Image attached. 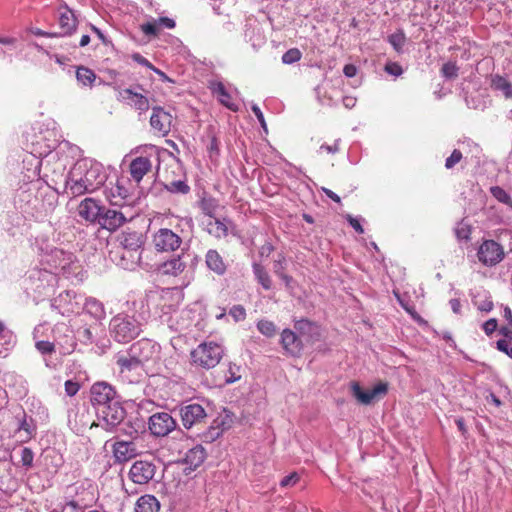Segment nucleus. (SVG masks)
<instances>
[{"label":"nucleus","mask_w":512,"mask_h":512,"mask_svg":"<svg viewBox=\"0 0 512 512\" xmlns=\"http://www.w3.org/2000/svg\"><path fill=\"white\" fill-rule=\"evenodd\" d=\"M112 452L117 463L127 462L139 454L137 445L132 439L116 441L112 446Z\"/></svg>","instance_id":"obj_22"},{"label":"nucleus","mask_w":512,"mask_h":512,"mask_svg":"<svg viewBox=\"0 0 512 512\" xmlns=\"http://www.w3.org/2000/svg\"><path fill=\"white\" fill-rule=\"evenodd\" d=\"M229 315L235 322L244 321L246 318V310L243 305H233L229 310Z\"/></svg>","instance_id":"obj_55"},{"label":"nucleus","mask_w":512,"mask_h":512,"mask_svg":"<svg viewBox=\"0 0 512 512\" xmlns=\"http://www.w3.org/2000/svg\"><path fill=\"white\" fill-rule=\"evenodd\" d=\"M148 428L154 437H165L176 430L177 421L167 412H157L149 417Z\"/></svg>","instance_id":"obj_10"},{"label":"nucleus","mask_w":512,"mask_h":512,"mask_svg":"<svg viewBox=\"0 0 512 512\" xmlns=\"http://www.w3.org/2000/svg\"><path fill=\"white\" fill-rule=\"evenodd\" d=\"M233 414L227 410H224V415L216 418L214 424H217L223 431L229 429L233 423Z\"/></svg>","instance_id":"obj_52"},{"label":"nucleus","mask_w":512,"mask_h":512,"mask_svg":"<svg viewBox=\"0 0 512 512\" xmlns=\"http://www.w3.org/2000/svg\"><path fill=\"white\" fill-rule=\"evenodd\" d=\"M205 264L209 271L217 276L226 274L228 264L216 249H209L205 254Z\"/></svg>","instance_id":"obj_29"},{"label":"nucleus","mask_w":512,"mask_h":512,"mask_svg":"<svg viewBox=\"0 0 512 512\" xmlns=\"http://www.w3.org/2000/svg\"><path fill=\"white\" fill-rule=\"evenodd\" d=\"M76 78L82 85L91 86L96 79V74L92 69L80 66L76 70Z\"/></svg>","instance_id":"obj_40"},{"label":"nucleus","mask_w":512,"mask_h":512,"mask_svg":"<svg viewBox=\"0 0 512 512\" xmlns=\"http://www.w3.org/2000/svg\"><path fill=\"white\" fill-rule=\"evenodd\" d=\"M465 103L468 108L475 110H484L486 108V101L480 95H466Z\"/></svg>","instance_id":"obj_48"},{"label":"nucleus","mask_w":512,"mask_h":512,"mask_svg":"<svg viewBox=\"0 0 512 512\" xmlns=\"http://www.w3.org/2000/svg\"><path fill=\"white\" fill-rule=\"evenodd\" d=\"M91 403L96 408L97 413L115 402L118 398L115 388L106 382L94 383L90 389Z\"/></svg>","instance_id":"obj_12"},{"label":"nucleus","mask_w":512,"mask_h":512,"mask_svg":"<svg viewBox=\"0 0 512 512\" xmlns=\"http://www.w3.org/2000/svg\"><path fill=\"white\" fill-rule=\"evenodd\" d=\"M477 257L484 266L493 267L504 259L505 252L495 240H484L477 250Z\"/></svg>","instance_id":"obj_11"},{"label":"nucleus","mask_w":512,"mask_h":512,"mask_svg":"<svg viewBox=\"0 0 512 512\" xmlns=\"http://www.w3.org/2000/svg\"><path fill=\"white\" fill-rule=\"evenodd\" d=\"M454 231H455L456 238L459 241L470 240L472 228L468 223H466L464 221V219L457 223V226L455 227Z\"/></svg>","instance_id":"obj_45"},{"label":"nucleus","mask_w":512,"mask_h":512,"mask_svg":"<svg viewBox=\"0 0 512 512\" xmlns=\"http://www.w3.org/2000/svg\"><path fill=\"white\" fill-rule=\"evenodd\" d=\"M463 158V154L459 149H454L451 155L445 160V168L452 169Z\"/></svg>","instance_id":"obj_58"},{"label":"nucleus","mask_w":512,"mask_h":512,"mask_svg":"<svg viewBox=\"0 0 512 512\" xmlns=\"http://www.w3.org/2000/svg\"><path fill=\"white\" fill-rule=\"evenodd\" d=\"M286 265L287 261L285 255L283 253H279L273 264V272L275 275L278 276L285 273Z\"/></svg>","instance_id":"obj_56"},{"label":"nucleus","mask_w":512,"mask_h":512,"mask_svg":"<svg viewBox=\"0 0 512 512\" xmlns=\"http://www.w3.org/2000/svg\"><path fill=\"white\" fill-rule=\"evenodd\" d=\"M207 151L209 153L210 158L219 156L220 148L219 141L214 134L209 136V143L207 144Z\"/></svg>","instance_id":"obj_57"},{"label":"nucleus","mask_w":512,"mask_h":512,"mask_svg":"<svg viewBox=\"0 0 512 512\" xmlns=\"http://www.w3.org/2000/svg\"><path fill=\"white\" fill-rule=\"evenodd\" d=\"M490 86L495 91H501L505 98H512V84L499 74L491 75Z\"/></svg>","instance_id":"obj_38"},{"label":"nucleus","mask_w":512,"mask_h":512,"mask_svg":"<svg viewBox=\"0 0 512 512\" xmlns=\"http://www.w3.org/2000/svg\"><path fill=\"white\" fill-rule=\"evenodd\" d=\"M36 349L43 355V356H51L53 353L56 352V344L54 341H47V340H40L35 343Z\"/></svg>","instance_id":"obj_50"},{"label":"nucleus","mask_w":512,"mask_h":512,"mask_svg":"<svg viewBox=\"0 0 512 512\" xmlns=\"http://www.w3.org/2000/svg\"><path fill=\"white\" fill-rule=\"evenodd\" d=\"M34 452L29 447H23L20 450V464L22 467H24L26 470L33 467V461H34Z\"/></svg>","instance_id":"obj_49"},{"label":"nucleus","mask_w":512,"mask_h":512,"mask_svg":"<svg viewBox=\"0 0 512 512\" xmlns=\"http://www.w3.org/2000/svg\"><path fill=\"white\" fill-rule=\"evenodd\" d=\"M53 256L59 260V267L62 270L70 268V265L74 262V255L71 252H66L62 249H56L53 252Z\"/></svg>","instance_id":"obj_42"},{"label":"nucleus","mask_w":512,"mask_h":512,"mask_svg":"<svg viewBox=\"0 0 512 512\" xmlns=\"http://www.w3.org/2000/svg\"><path fill=\"white\" fill-rule=\"evenodd\" d=\"M302 57V53L298 48H291L282 55V62L284 64H294Z\"/></svg>","instance_id":"obj_51"},{"label":"nucleus","mask_w":512,"mask_h":512,"mask_svg":"<svg viewBox=\"0 0 512 512\" xmlns=\"http://www.w3.org/2000/svg\"><path fill=\"white\" fill-rule=\"evenodd\" d=\"M101 330V324L94 322L88 326H84L78 329V336L81 343L90 345L95 343L96 337Z\"/></svg>","instance_id":"obj_35"},{"label":"nucleus","mask_w":512,"mask_h":512,"mask_svg":"<svg viewBox=\"0 0 512 512\" xmlns=\"http://www.w3.org/2000/svg\"><path fill=\"white\" fill-rule=\"evenodd\" d=\"M110 336L118 343H128L142 332V324L134 316L117 314L109 323Z\"/></svg>","instance_id":"obj_2"},{"label":"nucleus","mask_w":512,"mask_h":512,"mask_svg":"<svg viewBox=\"0 0 512 512\" xmlns=\"http://www.w3.org/2000/svg\"><path fill=\"white\" fill-rule=\"evenodd\" d=\"M126 222V217L120 211L114 209H106L102 211L99 225L107 230L114 231Z\"/></svg>","instance_id":"obj_28"},{"label":"nucleus","mask_w":512,"mask_h":512,"mask_svg":"<svg viewBox=\"0 0 512 512\" xmlns=\"http://www.w3.org/2000/svg\"><path fill=\"white\" fill-rule=\"evenodd\" d=\"M17 420L16 432L20 435L22 442L30 441L36 435V422L32 416H28L24 410L15 415Z\"/></svg>","instance_id":"obj_21"},{"label":"nucleus","mask_w":512,"mask_h":512,"mask_svg":"<svg viewBox=\"0 0 512 512\" xmlns=\"http://www.w3.org/2000/svg\"><path fill=\"white\" fill-rule=\"evenodd\" d=\"M256 326L258 331L268 338L274 337L277 333L276 325L270 320L261 319L257 322Z\"/></svg>","instance_id":"obj_43"},{"label":"nucleus","mask_w":512,"mask_h":512,"mask_svg":"<svg viewBox=\"0 0 512 512\" xmlns=\"http://www.w3.org/2000/svg\"><path fill=\"white\" fill-rule=\"evenodd\" d=\"M211 89L212 92L217 95V98L222 105L232 111L238 110V106L231 101V95L222 82L213 83Z\"/></svg>","instance_id":"obj_36"},{"label":"nucleus","mask_w":512,"mask_h":512,"mask_svg":"<svg viewBox=\"0 0 512 512\" xmlns=\"http://www.w3.org/2000/svg\"><path fill=\"white\" fill-rule=\"evenodd\" d=\"M84 296L73 290H65L51 300V308L60 315L69 317L79 313L82 308Z\"/></svg>","instance_id":"obj_5"},{"label":"nucleus","mask_w":512,"mask_h":512,"mask_svg":"<svg viewBox=\"0 0 512 512\" xmlns=\"http://www.w3.org/2000/svg\"><path fill=\"white\" fill-rule=\"evenodd\" d=\"M182 425L185 429H191L194 426L205 422L207 413L205 408L196 402H184L178 407Z\"/></svg>","instance_id":"obj_8"},{"label":"nucleus","mask_w":512,"mask_h":512,"mask_svg":"<svg viewBox=\"0 0 512 512\" xmlns=\"http://www.w3.org/2000/svg\"><path fill=\"white\" fill-rule=\"evenodd\" d=\"M206 458L207 453L202 445H196L189 449L186 452L184 459L182 460V463L186 465V467L183 469V473L185 475H189L191 472L200 467Z\"/></svg>","instance_id":"obj_24"},{"label":"nucleus","mask_w":512,"mask_h":512,"mask_svg":"<svg viewBox=\"0 0 512 512\" xmlns=\"http://www.w3.org/2000/svg\"><path fill=\"white\" fill-rule=\"evenodd\" d=\"M405 41H406V37L402 30H398L397 32L388 36V42L392 45V47L397 52L402 51Z\"/></svg>","instance_id":"obj_47"},{"label":"nucleus","mask_w":512,"mask_h":512,"mask_svg":"<svg viewBox=\"0 0 512 512\" xmlns=\"http://www.w3.org/2000/svg\"><path fill=\"white\" fill-rule=\"evenodd\" d=\"M115 363L118 367L119 377L127 384L144 383L147 377L146 367L126 352L119 351L115 355Z\"/></svg>","instance_id":"obj_4"},{"label":"nucleus","mask_w":512,"mask_h":512,"mask_svg":"<svg viewBox=\"0 0 512 512\" xmlns=\"http://www.w3.org/2000/svg\"><path fill=\"white\" fill-rule=\"evenodd\" d=\"M107 174L101 163L92 159L78 160L65 179V187L72 197L92 193L104 185Z\"/></svg>","instance_id":"obj_1"},{"label":"nucleus","mask_w":512,"mask_h":512,"mask_svg":"<svg viewBox=\"0 0 512 512\" xmlns=\"http://www.w3.org/2000/svg\"><path fill=\"white\" fill-rule=\"evenodd\" d=\"M458 70L456 63L454 62H447L443 64L441 68V72L443 76L447 79H454L458 76Z\"/></svg>","instance_id":"obj_54"},{"label":"nucleus","mask_w":512,"mask_h":512,"mask_svg":"<svg viewBox=\"0 0 512 512\" xmlns=\"http://www.w3.org/2000/svg\"><path fill=\"white\" fill-rule=\"evenodd\" d=\"M126 413V410L117 399L112 404L103 406V409L97 414L104 422V429L108 432H113L125 420Z\"/></svg>","instance_id":"obj_13"},{"label":"nucleus","mask_w":512,"mask_h":512,"mask_svg":"<svg viewBox=\"0 0 512 512\" xmlns=\"http://www.w3.org/2000/svg\"><path fill=\"white\" fill-rule=\"evenodd\" d=\"M156 471L157 466L154 462L148 460H137L130 467L128 476L133 483L145 485L153 480Z\"/></svg>","instance_id":"obj_14"},{"label":"nucleus","mask_w":512,"mask_h":512,"mask_svg":"<svg viewBox=\"0 0 512 512\" xmlns=\"http://www.w3.org/2000/svg\"><path fill=\"white\" fill-rule=\"evenodd\" d=\"M59 27L61 29L58 36H67L75 32L77 28V19L71 12L61 13L59 17Z\"/></svg>","instance_id":"obj_37"},{"label":"nucleus","mask_w":512,"mask_h":512,"mask_svg":"<svg viewBox=\"0 0 512 512\" xmlns=\"http://www.w3.org/2000/svg\"><path fill=\"white\" fill-rule=\"evenodd\" d=\"M299 479V474L297 472H292L281 479L280 486L283 488L292 487L299 481Z\"/></svg>","instance_id":"obj_59"},{"label":"nucleus","mask_w":512,"mask_h":512,"mask_svg":"<svg viewBox=\"0 0 512 512\" xmlns=\"http://www.w3.org/2000/svg\"><path fill=\"white\" fill-rule=\"evenodd\" d=\"M172 123V116L170 113L165 111L162 107L155 106L152 108V115L150 117V125L151 127L166 135L170 131Z\"/></svg>","instance_id":"obj_26"},{"label":"nucleus","mask_w":512,"mask_h":512,"mask_svg":"<svg viewBox=\"0 0 512 512\" xmlns=\"http://www.w3.org/2000/svg\"><path fill=\"white\" fill-rule=\"evenodd\" d=\"M141 30L148 36H156L159 33V26L157 21L147 22L141 25Z\"/></svg>","instance_id":"obj_60"},{"label":"nucleus","mask_w":512,"mask_h":512,"mask_svg":"<svg viewBox=\"0 0 512 512\" xmlns=\"http://www.w3.org/2000/svg\"><path fill=\"white\" fill-rule=\"evenodd\" d=\"M53 341L61 356L71 354L77 345L73 330L65 323H58L54 326Z\"/></svg>","instance_id":"obj_7"},{"label":"nucleus","mask_w":512,"mask_h":512,"mask_svg":"<svg viewBox=\"0 0 512 512\" xmlns=\"http://www.w3.org/2000/svg\"><path fill=\"white\" fill-rule=\"evenodd\" d=\"M164 189L173 194L186 195L190 192V186L184 180H175L164 184Z\"/></svg>","instance_id":"obj_41"},{"label":"nucleus","mask_w":512,"mask_h":512,"mask_svg":"<svg viewBox=\"0 0 512 512\" xmlns=\"http://www.w3.org/2000/svg\"><path fill=\"white\" fill-rule=\"evenodd\" d=\"M118 99L121 101H128L131 106L140 112H146L149 109L148 98L130 88L120 90Z\"/></svg>","instance_id":"obj_30"},{"label":"nucleus","mask_w":512,"mask_h":512,"mask_svg":"<svg viewBox=\"0 0 512 512\" xmlns=\"http://www.w3.org/2000/svg\"><path fill=\"white\" fill-rule=\"evenodd\" d=\"M224 353L225 350L221 344L214 341H204L191 351V364L209 370L220 363Z\"/></svg>","instance_id":"obj_3"},{"label":"nucleus","mask_w":512,"mask_h":512,"mask_svg":"<svg viewBox=\"0 0 512 512\" xmlns=\"http://www.w3.org/2000/svg\"><path fill=\"white\" fill-rule=\"evenodd\" d=\"M280 344L285 353L291 357H300L303 351V342L293 330L286 328L281 332Z\"/></svg>","instance_id":"obj_19"},{"label":"nucleus","mask_w":512,"mask_h":512,"mask_svg":"<svg viewBox=\"0 0 512 512\" xmlns=\"http://www.w3.org/2000/svg\"><path fill=\"white\" fill-rule=\"evenodd\" d=\"M253 274L264 290L272 288V280L265 267L257 262L252 264Z\"/></svg>","instance_id":"obj_39"},{"label":"nucleus","mask_w":512,"mask_h":512,"mask_svg":"<svg viewBox=\"0 0 512 512\" xmlns=\"http://www.w3.org/2000/svg\"><path fill=\"white\" fill-rule=\"evenodd\" d=\"M65 392L68 396H74L80 389V385L78 382H74L72 380H67L64 384Z\"/></svg>","instance_id":"obj_64"},{"label":"nucleus","mask_w":512,"mask_h":512,"mask_svg":"<svg viewBox=\"0 0 512 512\" xmlns=\"http://www.w3.org/2000/svg\"><path fill=\"white\" fill-rule=\"evenodd\" d=\"M104 207L93 198H85L81 201L78 213L80 217L91 223H99Z\"/></svg>","instance_id":"obj_25"},{"label":"nucleus","mask_w":512,"mask_h":512,"mask_svg":"<svg viewBox=\"0 0 512 512\" xmlns=\"http://www.w3.org/2000/svg\"><path fill=\"white\" fill-rule=\"evenodd\" d=\"M81 309L84 311V316H91L97 323H100L106 315L103 303L93 297H84Z\"/></svg>","instance_id":"obj_31"},{"label":"nucleus","mask_w":512,"mask_h":512,"mask_svg":"<svg viewBox=\"0 0 512 512\" xmlns=\"http://www.w3.org/2000/svg\"><path fill=\"white\" fill-rule=\"evenodd\" d=\"M28 280L32 283L33 289L41 294L47 288L53 287L56 276L45 269H34L30 272Z\"/></svg>","instance_id":"obj_23"},{"label":"nucleus","mask_w":512,"mask_h":512,"mask_svg":"<svg viewBox=\"0 0 512 512\" xmlns=\"http://www.w3.org/2000/svg\"><path fill=\"white\" fill-rule=\"evenodd\" d=\"M182 242L180 235L168 228H160L152 237V244L155 250L161 253H170L178 250Z\"/></svg>","instance_id":"obj_9"},{"label":"nucleus","mask_w":512,"mask_h":512,"mask_svg":"<svg viewBox=\"0 0 512 512\" xmlns=\"http://www.w3.org/2000/svg\"><path fill=\"white\" fill-rule=\"evenodd\" d=\"M109 257L117 266L125 270H133L141 259V251L114 248L110 250Z\"/></svg>","instance_id":"obj_16"},{"label":"nucleus","mask_w":512,"mask_h":512,"mask_svg":"<svg viewBox=\"0 0 512 512\" xmlns=\"http://www.w3.org/2000/svg\"><path fill=\"white\" fill-rule=\"evenodd\" d=\"M490 193L499 202L512 207V198L502 187L492 186L490 188Z\"/></svg>","instance_id":"obj_46"},{"label":"nucleus","mask_w":512,"mask_h":512,"mask_svg":"<svg viewBox=\"0 0 512 512\" xmlns=\"http://www.w3.org/2000/svg\"><path fill=\"white\" fill-rule=\"evenodd\" d=\"M190 257L189 253L182 252L180 255L176 257H172L171 259L162 262L158 270L164 274L169 276H178L180 275L186 268V258Z\"/></svg>","instance_id":"obj_27"},{"label":"nucleus","mask_w":512,"mask_h":512,"mask_svg":"<svg viewBox=\"0 0 512 512\" xmlns=\"http://www.w3.org/2000/svg\"><path fill=\"white\" fill-rule=\"evenodd\" d=\"M294 328L307 342L315 343L321 340V327L314 321L302 318L295 321Z\"/></svg>","instance_id":"obj_20"},{"label":"nucleus","mask_w":512,"mask_h":512,"mask_svg":"<svg viewBox=\"0 0 512 512\" xmlns=\"http://www.w3.org/2000/svg\"><path fill=\"white\" fill-rule=\"evenodd\" d=\"M506 339H499L496 342V347L499 351L505 353L508 357L512 359V346L509 345Z\"/></svg>","instance_id":"obj_62"},{"label":"nucleus","mask_w":512,"mask_h":512,"mask_svg":"<svg viewBox=\"0 0 512 512\" xmlns=\"http://www.w3.org/2000/svg\"><path fill=\"white\" fill-rule=\"evenodd\" d=\"M135 512H159L160 503L154 495L146 494L138 498Z\"/></svg>","instance_id":"obj_34"},{"label":"nucleus","mask_w":512,"mask_h":512,"mask_svg":"<svg viewBox=\"0 0 512 512\" xmlns=\"http://www.w3.org/2000/svg\"><path fill=\"white\" fill-rule=\"evenodd\" d=\"M152 164L148 157L139 156L133 159L130 163V174L133 180L140 182L144 175L151 170Z\"/></svg>","instance_id":"obj_32"},{"label":"nucleus","mask_w":512,"mask_h":512,"mask_svg":"<svg viewBox=\"0 0 512 512\" xmlns=\"http://www.w3.org/2000/svg\"><path fill=\"white\" fill-rule=\"evenodd\" d=\"M146 429V421L140 415L139 411L135 413H126L125 420L121 423V427L119 431L128 436L130 439L135 440L139 437L140 433L145 432Z\"/></svg>","instance_id":"obj_17"},{"label":"nucleus","mask_w":512,"mask_h":512,"mask_svg":"<svg viewBox=\"0 0 512 512\" xmlns=\"http://www.w3.org/2000/svg\"><path fill=\"white\" fill-rule=\"evenodd\" d=\"M128 196L129 193L127 188H125L119 181L106 191L107 199L110 201L111 205L115 206H122Z\"/></svg>","instance_id":"obj_33"},{"label":"nucleus","mask_w":512,"mask_h":512,"mask_svg":"<svg viewBox=\"0 0 512 512\" xmlns=\"http://www.w3.org/2000/svg\"><path fill=\"white\" fill-rule=\"evenodd\" d=\"M225 221H227V219H225V218L223 220L215 219V222H214V225L216 226L215 235L217 237H226L228 235V227L225 224Z\"/></svg>","instance_id":"obj_61"},{"label":"nucleus","mask_w":512,"mask_h":512,"mask_svg":"<svg viewBox=\"0 0 512 512\" xmlns=\"http://www.w3.org/2000/svg\"><path fill=\"white\" fill-rule=\"evenodd\" d=\"M123 351L146 367L147 363L158 358L160 346L150 339L143 338Z\"/></svg>","instance_id":"obj_6"},{"label":"nucleus","mask_w":512,"mask_h":512,"mask_svg":"<svg viewBox=\"0 0 512 512\" xmlns=\"http://www.w3.org/2000/svg\"><path fill=\"white\" fill-rule=\"evenodd\" d=\"M351 391L352 395L357 399L358 402L364 405H369L374 400L379 399L387 394L388 384L385 382H380L372 389L363 390L358 382H352Z\"/></svg>","instance_id":"obj_15"},{"label":"nucleus","mask_w":512,"mask_h":512,"mask_svg":"<svg viewBox=\"0 0 512 512\" xmlns=\"http://www.w3.org/2000/svg\"><path fill=\"white\" fill-rule=\"evenodd\" d=\"M385 71L393 76H400L403 73L402 67L396 62H389L385 65Z\"/></svg>","instance_id":"obj_63"},{"label":"nucleus","mask_w":512,"mask_h":512,"mask_svg":"<svg viewBox=\"0 0 512 512\" xmlns=\"http://www.w3.org/2000/svg\"><path fill=\"white\" fill-rule=\"evenodd\" d=\"M240 372V367L237 366L236 364H229V367L225 373V382L227 384H232L236 381H238L241 376L239 374Z\"/></svg>","instance_id":"obj_53"},{"label":"nucleus","mask_w":512,"mask_h":512,"mask_svg":"<svg viewBox=\"0 0 512 512\" xmlns=\"http://www.w3.org/2000/svg\"><path fill=\"white\" fill-rule=\"evenodd\" d=\"M223 429H221L217 424H214V422L209 426V428L202 433V439L206 443H212L216 439H218L222 433Z\"/></svg>","instance_id":"obj_44"},{"label":"nucleus","mask_w":512,"mask_h":512,"mask_svg":"<svg viewBox=\"0 0 512 512\" xmlns=\"http://www.w3.org/2000/svg\"><path fill=\"white\" fill-rule=\"evenodd\" d=\"M118 246L116 248L130 251H142L144 236L141 232L127 228L116 236Z\"/></svg>","instance_id":"obj_18"}]
</instances>
